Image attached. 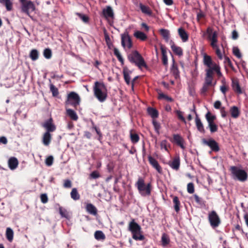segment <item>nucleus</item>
I'll list each match as a JSON object with an SVG mask.
<instances>
[{"instance_id":"nucleus-1","label":"nucleus","mask_w":248,"mask_h":248,"mask_svg":"<svg viewBox=\"0 0 248 248\" xmlns=\"http://www.w3.org/2000/svg\"><path fill=\"white\" fill-rule=\"evenodd\" d=\"M94 95L100 102H104L107 99L108 94L106 87L103 83L95 81L93 87Z\"/></svg>"},{"instance_id":"nucleus-2","label":"nucleus","mask_w":248,"mask_h":248,"mask_svg":"<svg viewBox=\"0 0 248 248\" xmlns=\"http://www.w3.org/2000/svg\"><path fill=\"white\" fill-rule=\"evenodd\" d=\"M127 59L131 63L135 64L140 69L147 67V64L142 56L137 50L132 51L127 56Z\"/></svg>"},{"instance_id":"nucleus-3","label":"nucleus","mask_w":248,"mask_h":248,"mask_svg":"<svg viewBox=\"0 0 248 248\" xmlns=\"http://www.w3.org/2000/svg\"><path fill=\"white\" fill-rule=\"evenodd\" d=\"M139 193L143 197L148 196L151 193V185L148 183L145 184L144 180L142 177H139L135 184Z\"/></svg>"},{"instance_id":"nucleus-4","label":"nucleus","mask_w":248,"mask_h":248,"mask_svg":"<svg viewBox=\"0 0 248 248\" xmlns=\"http://www.w3.org/2000/svg\"><path fill=\"white\" fill-rule=\"evenodd\" d=\"M128 230L132 233V238L135 240H143L144 236L141 234V227L134 219L130 222L128 226Z\"/></svg>"},{"instance_id":"nucleus-5","label":"nucleus","mask_w":248,"mask_h":248,"mask_svg":"<svg viewBox=\"0 0 248 248\" xmlns=\"http://www.w3.org/2000/svg\"><path fill=\"white\" fill-rule=\"evenodd\" d=\"M230 170L234 179H236L240 182H245L247 180L248 174L245 170L236 166H232Z\"/></svg>"},{"instance_id":"nucleus-6","label":"nucleus","mask_w":248,"mask_h":248,"mask_svg":"<svg viewBox=\"0 0 248 248\" xmlns=\"http://www.w3.org/2000/svg\"><path fill=\"white\" fill-rule=\"evenodd\" d=\"M208 221L212 228L215 229L218 227L221 224V220L215 211H212L208 214Z\"/></svg>"},{"instance_id":"nucleus-7","label":"nucleus","mask_w":248,"mask_h":248,"mask_svg":"<svg viewBox=\"0 0 248 248\" xmlns=\"http://www.w3.org/2000/svg\"><path fill=\"white\" fill-rule=\"evenodd\" d=\"M80 98L79 95L74 92H71L67 95V99L66 101V105H70L73 107H76L79 105Z\"/></svg>"},{"instance_id":"nucleus-8","label":"nucleus","mask_w":248,"mask_h":248,"mask_svg":"<svg viewBox=\"0 0 248 248\" xmlns=\"http://www.w3.org/2000/svg\"><path fill=\"white\" fill-rule=\"evenodd\" d=\"M171 142L182 149H185L186 142L184 138L179 134H174L171 138Z\"/></svg>"},{"instance_id":"nucleus-9","label":"nucleus","mask_w":248,"mask_h":248,"mask_svg":"<svg viewBox=\"0 0 248 248\" xmlns=\"http://www.w3.org/2000/svg\"><path fill=\"white\" fill-rule=\"evenodd\" d=\"M35 9L34 4L31 0L27 1L25 3L21 5L22 11L26 14L31 19L32 17L30 15L31 13L33 12Z\"/></svg>"},{"instance_id":"nucleus-10","label":"nucleus","mask_w":248,"mask_h":248,"mask_svg":"<svg viewBox=\"0 0 248 248\" xmlns=\"http://www.w3.org/2000/svg\"><path fill=\"white\" fill-rule=\"evenodd\" d=\"M202 143L208 146L213 152H217L220 150L218 143L214 139H210L207 140L205 139H202Z\"/></svg>"},{"instance_id":"nucleus-11","label":"nucleus","mask_w":248,"mask_h":248,"mask_svg":"<svg viewBox=\"0 0 248 248\" xmlns=\"http://www.w3.org/2000/svg\"><path fill=\"white\" fill-rule=\"evenodd\" d=\"M126 42L127 43V47L128 48H131L132 46V40L127 31L121 34V44L124 48L126 46Z\"/></svg>"},{"instance_id":"nucleus-12","label":"nucleus","mask_w":248,"mask_h":248,"mask_svg":"<svg viewBox=\"0 0 248 248\" xmlns=\"http://www.w3.org/2000/svg\"><path fill=\"white\" fill-rule=\"evenodd\" d=\"M42 126L46 130V132L48 133L54 132L56 129V126L53 123V120L51 118L46 120L42 124Z\"/></svg>"},{"instance_id":"nucleus-13","label":"nucleus","mask_w":248,"mask_h":248,"mask_svg":"<svg viewBox=\"0 0 248 248\" xmlns=\"http://www.w3.org/2000/svg\"><path fill=\"white\" fill-rule=\"evenodd\" d=\"M192 111H193L196 114L195 124H196V125L197 128V129L200 132H201L202 133H204L205 130L204 129L203 125L202 124V123L201 119L198 116V114L195 110V105H193V109L192 110Z\"/></svg>"},{"instance_id":"nucleus-14","label":"nucleus","mask_w":248,"mask_h":248,"mask_svg":"<svg viewBox=\"0 0 248 248\" xmlns=\"http://www.w3.org/2000/svg\"><path fill=\"white\" fill-rule=\"evenodd\" d=\"M102 14L106 19L108 18H113L114 17L113 9L110 6H107L105 8L103 9Z\"/></svg>"},{"instance_id":"nucleus-15","label":"nucleus","mask_w":248,"mask_h":248,"mask_svg":"<svg viewBox=\"0 0 248 248\" xmlns=\"http://www.w3.org/2000/svg\"><path fill=\"white\" fill-rule=\"evenodd\" d=\"M232 86L234 92L239 94L242 93L241 88L237 78H232Z\"/></svg>"},{"instance_id":"nucleus-16","label":"nucleus","mask_w":248,"mask_h":248,"mask_svg":"<svg viewBox=\"0 0 248 248\" xmlns=\"http://www.w3.org/2000/svg\"><path fill=\"white\" fill-rule=\"evenodd\" d=\"M171 50L174 54L177 56L179 58H181L183 56V48L180 46H176L174 43L171 44Z\"/></svg>"},{"instance_id":"nucleus-17","label":"nucleus","mask_w":248,"mask_h":248,"mask_svg":"<svg viewBox=\"0 0 248 248\" xmlns=\"http://www.w3.org/2000/svg\"><path fill=\"white\" fill-rule=\"evenodd\" d=\"M180 166V158L179 155H176L171 161V169L178 170Z\"/></svg>"},{"instance_id":"nucleus-18","label":"nucleus","mask_w":248,"mask_h":248,"mask_svg":"<svg viewBox=\"0 0 248 248\" xmlns=\"http://www.w3.org/2000/svg\"><path fill=\"white\" fill-rule=\"evenodd\" d=\"M148 160L150 164L155 168L158 172H160L161 171V168L159 166L158 162L152 156L149 155L148 156Z\"/></svg>"},{"instance_id":"nucleus-19","label":"nucleus","mask_w":248,"mask_h":248,"mask_svg":"<svg viewBox=\"0 0 248 248\" xmlns=\"http://www.w3.org/2000/svg\"><path fill=\"white\" fill-rule=\"evenodd\" d=\"M132 73V71L129 70L127 67L123 68V74L124 79L126 83L129 85L130 83V75Z\"/></svg>"},{"instance_id":"nucleus-20","label":"nucleus","mask_w":248,"mask_h":248,"mask_svg":"<svg viewBox=\"0 0 248 248\" xmlns=\"http://www.w3.org/2000/svg\"><path fill=\"white\" fill-rule=\"evenodd\" d=\"M18 165L17 159L15 157H11L8 160V166L10 170L16 169Z\"/></svg>"},{"instance_id":"nucleus-21","label":"nucleus","mask_w":248,"mask_h":248,"mask_svg":"<svg viewBox=\"0 0 248 248\" xmlns=\"http://www.w3.org/2000/svg\"><path fill=\"white\" fill-rule=\"evenodd\" d=\"M206 33L208 34V38L209 40H217V31H213L212 28L208 27L207 29Z\"/></svg>"},{"instance_id":"nucleus-22","label":"nucleus","mask_w":248,"mask_h":248,"mask_svg":"<svg viewBox=\"0 0 248 248\" xmlns=\"http://www.w3.org/2000/svg\"><path fill=\"white\" fill-rule=\"evenodd\" d=\"M51 140V135L48 132H46L43 136L42 142L43 144L46 146L49 145Z\"/></svg>"},{"instance_id":"nucleus-23","label":"nucleus","mask_w":248,"mask_h":248,"mask_svg":"<svg viewBox=\"0 0 248 248\" xmlns=\"http://www.w3.org/2000/svg\"><path fill=\"white\" fill-rule=\"evenodd\" d=\"M178 34L183 42H186L188 39V34L183 28L178 29Z\"/></svg>"},{"instance_id":"nucleus-24","label":"nucleus","mask_w":248,"mask_h":248,"mask_svg":"<svg viewBox=\"0 0 248 248\" xmlns=\"http://www.w3.org/2000/svg\"><path fill=\"white\" fill-rule=\"evenodd\" d=\"M160 49L162 54V62L164 65H167L168 64V57L167 55V48L166 47L162 45H160Z\"/></svg>"},{"instance_id":"nucleus-25","label":"nucleus","mask_w":248,"mask_h":248,"mask_svg":"<svg viewBox=\"0 0 248 248\" xmlns=\"http://www.w3.org/2000/svg\"><path fill=\"white\" fill-rule=\"evenodd\" d=\"M203 64L208 67H211L213 66L214 64L216 63L213 62L210 56L205 54L203 56Z\"/></svg>"},{"instance_id":"nucleus-26","label":"nucleus","mask_w":248,"mask_h":248,"mask_svg":"<svg viewBox=\"0 0 248 248\" xmlns=\"http://www.w3.org/2000/svg\"><path fill=\"white\" fill-rule=\"evenodd\" d=\"M230 112L231 116L233 118H237L240 114V111L236 106H232L230 108Z\"/></svg>"},{"instance_id":"nucleus-27","label":"nucleus","mask_w":248,"mask_h":248,"mask_svg":"<svg viewBox=\"0 0 248 248\" xmlns=\"http://www.w3.org/2000/svg\"><path fill=\"white\" fill-rule=\"evenodd\" d=\"M86 211L90 214L93 215H96L97 213V210L96 208L92 203H88L86 206Z\"/></svg>"},{"instance_id":"nucleus-28","label":"nucleus","mask_w":248,"mask_h":248,"mask_svg":"<svg viewBox=\"0 0 248 248\" xmlns=\"http://www.w3.org/2000/svg\"><path fill=\"white\" fill-rule=\"evenodd\" d=\"M148 114L153 118L155 119L158 117V112L157 110L152 107H148L147 109Z\"/></svg>"},{"instance_id":"nucleus-29","label":"nucleus","mask_w":248,"mask_h":248,"mask_svg":"<svg viewBox=\"0 0 248 248\" xmlns=\"http://www.w3.org/2000/svg\"><path fill=\"white\" fill-rule=\"evenodd\" d=\"M140 8L143 13L149 16H151L152 15V11L148 6L143 5L142 3H140Z\"/></svg>"},{"instance_id":"nucleus-30","label":"nucleus","mask_w":248,"mask_h":248,"mask_svg":"<svg viewBox=\"0 0 248 248\" xmlns=\"http://www.w3.org/2000/svg\"><path fill=\"white\" fill-rule=\"evenodd\" d=\"M67 114L69 117L74 121H77L78 119V116L76 112L72 109L69 108L66 110Z\"/></svg>"},{"instance_id":"nucleus-31","label":"nucleus","mask_w":248,"mask_h":248,"mask_svg":"<svg viewBox=\"0 0 248 248\" xmlns=\"http://www.w3.org/2000/svg\"><path fill=\"white\" fill-rule=\"evenodd\" d=\"M6 237L7 239L10 242L13 240L14 232L10 228H7L6 231Z\"/></svg>"},{"instance_id":"nucleus-32","label":"nucleus","mask_w":248,"mask_h":248,"mask_svg":"<svg viewBox=\"0 0 248 248\" xmlns=\"http://www.w3.org/2000/svg\"><path fill=\"white\" fill-rule=\"evenodd\" d=\"M134 35L138 39H140L142 41L145 40L147 37L146 35L143 32L140 31H136L135 32Z\"/></svg>"},{"instance_id":"nucleus-33","label":"nucleus","mask_w":248,"mask_h":248,"mask_svg":"<svg viewBox=\"0 0 248 248\" xmlns=\"http://www.w3.org/2000/svg\"><path fill=\"white\" fill-rule=\"evenodd\" d=\"M71 197L75 201L78 200L80 199V195L76 188H73L70 193Z\"/></svg>"},{"instance_id":"nucleus-34","label":"nucleus","mask_w":248,"mask_h":248,"mask_svg":"<svg viewBox=\"0 0 248 248\" xmlns=\"http://www.w3.org/2000/svg\"><path fill=\"white\" fill-rule=\"evenodd\" d=\"M160 33L164 39H165L166 42H168L170 34L169 31L168 30L161 29L160 30Z\"/></svg>"},{"instance_id":"nucleus-35","label":"nucleus","mask_w":248,"mask_h":248,"mask_svg":"<svg viewBox=\"0 0 248 248\" xmlns=\"http://www.w3.org/2000/svg\"><path fill=\"white\" fill-rule=\"evenodd\" d=\"M173 202L174 204L173 207L175 211L178 213L180 211V202L178 198L175 196L173 198Z\"/></svg>"},{"instance_id":"nucleus-36","label":"nucleus","mask_w":248,"mask_h":248,"mask_svg":"<svg viewBox=\"0 0 248 248\" xmlns=\"http://www.w3.org/2000/svg\"><path fill=\"white\" fill-rule=\"evenodd\" d=\"M94 237L97 240H103L106 236L101 231H96L94 233Z\"/></svg>"},{"instance_id":"nucleus-37","label":"nucleus","mask_w":248,"mask_h":248,"mask_svg":"<svg viewBox=\"0 0 248 248\" xmlns=\"http://www.w3.org/2000/svg\"><path fill=\"white\" fill-rule=\"evenodd\" d=\"M0 3L5 5L7 11H10L12 9V2L10 0H0Z\"/></svg>"},{"instance_id":"nucleus-38","label":"nucleus","mask_w":248,"mask_h":248,"mask_svg":"<svg viewBox=\"0 0 248 248\" xmlns=\"http://www.w3.org/2000/svg\"><path fill=\"white\" fill-rule=\"evenodd\" d=\"M205 118L208 124L214 123V121L216 119V116L212 115L210 112H208L206 113Z\"/></svg>"},{"instance_id":"nucleus-39","label":"nucleus","mask_w":248,"mask_h":248,"mask_svg":"<svg viewBox=\"0 0 248 248\" xmlns=\"http://www.w3.org/2000/svg\"><path fill=\"white\" fill-rule=\"evenodd\" d=\"M30 57L32 61H36L38 59L39 52L36 49H32L30 53Z\"/></svg>"},{"instance_id":"nucleus-40","label":"nucleus","mask_w":248,"mask_h":248,"mask_svg":"<svg viewBox=\"0 0 248 248\" xmlns=\"http://www.w3.org/2000/svg\"><path fill=\"white\" fill-rule=\"evenodd\" d=\"M114 54L116 56L118 60L119 61V62L121 63V64L123 65L124 63V60L121 54H120L119 50L116 48H114Z\"/></svg>"},{"instance_id":"nucleus-41","label":"nucleus","mask_w":248,"mask_h":248,"mask_svg":"<svg viewBox=\"0 0 248 248\" xmlns=\"http://www.w3.org/2000/svg\"><path fill=\"white\" fill-rule=\"evenodd\" d=\"M114 54L116 56L118 60L119 61V62L121 63V64L123 65L124 63V60L121 54H120L119 50L116 48H114Z\"/></svg>"},{"instance_id":"nucleus-42","label":"nucleus","mask_w":248,"mask_h":248,"mask_svg":"<svg viewBox=\"0 0 248 248\" xmlns=\"http://www.w3.org/2000/svg\"><path fill=\"white\" fill-rule=\"evenodd\" d=\"M114 54L116 56L118 60L119 61V62L121 63V64L123 65L124 63V60L121 54H120L119 50L116 48H114Z\"/></svg>"},{"instance_id":"nucleus-43","label":"nucleus","mask_w":248,"mask_h":248,"mask_svg":"<svg viewBox=\"0 0 248 248\" xmlns=\"http://www.w3.org/2000/svg\"><path fill=\"white\" fill-rule=\"evenodd\" d=\"M158 99L159 100H165L168 101H170V97L160 91H158Z\"/></svg>"},{"instance_id":"nucleus-44","label":"nucleus","mask_w":248,"mask_h":248,"mask_svg":"<svg viewBox=\"0 0 248 248\" xmlns=\"http://www.w3.org/2000/svg\"><path fill=\"white\" fill-rule=\"evenodd\" d=\"M131 140L132 143H137L140 140V138L139 135L136 133H132V131H130V133Z\"/></svg>"},{"instance_id":"nucleus-45","label":"nucleus","mask_w":248,"mask_h":248,"mask_svg":"<svg viewBox=\"0 0 248 248\" xmlns=\"http://www.w3.org/2000/svg\"><path fill=\"white\" fill-rule=\"evenodd\" d=\"M208 68L205 70V76L208 77L213 78L214 73L215 72L214 70L213 69L214 68V64L213 65L212 67Z\"/></svg>"},{"instance_id":"nucleus-46","label":"nucleus","mask_w":248,"mask_h":248,"mask_svg":"<svg viewBox=\"0 0 248 248\" xmlns=\"http://www.w3.org/2000/svg\"><path fill=\"white\" fill-rule=\"evenodd\" d=\"M50 90L53 96L56 97L58 95V89L52 84H50Z\"/></svg>"},{"instance_id":"nucleus-47","label":"nucleus","mask_w":248,"mask_h":248,"mask_svg":"<svg viewBox=\"0 0 248 248\" xmlns=\"http://www.w3.org/2000/svg\"><path fill=\"white\" fill-rule=\"evenodd\" d=\"M43 54L44 57L47 59L51 58L52 56V52L49 48H45L44 50Z\"/></svg>"},{"instance_id":"nucleus-48","label":"nucleus","mask_w":248,"mask_h":248,"mask_svg":"<svg viewBox=\"0 0 248 248\" xmlns=\"http://www.w3.org/2000/svg\"><path fill=\"white\" fill-rule=\"evenodd\" d=\"M178 118L182 122L186 123V119L183 116V112L180 110H176L175 111Z\"/></svg>"},{"instance_id":"nucleus-49","label":"nucleus","mask_w":248,"mask_h":248,"mask_svg":"<svg viewBox=\"0 0 248 248\" xmlns=\"http://www.w3.org/2000/svg\"><path fill=\"white\" fill-rule=\"evenodd\" d=\"M59 213L61 216L63 217L67 218L68 217V213L66 210L62 208V207H60L59 208Z\"/></svg>"},{"instance_id":"nucleus-50","label":"nucleus","mask_w":248,"mask_h":248,"mask_svg":"<svg viewBox=\"0 0 248 248\" xmlns=\"http://www.w3.org/2000/svg\"><path fill=\"white\" fill-rule=\"evenodd\" d=\"M215 71V72H216L217 74V76L218 78H220L222 77V74L220 71V67L219 65L217 64H214V68L213 69Z\"/></svg>"},{"instance_id":"nucleus-51","label":"nucleus","mask_w":248,"mask_h":248,"mask_svg":"<svg viewBox=\"0 0 248 248\" xmlns=\"http://www.w3.org/2000/svg\"><path fill=\"white\" fill-rule=\"evenodd\" d=\"M187 191L190 194H193L194 192V185L193 183H189L187 184Z\"/></svg>"},{"instance_id":"nucleus-52","label":"nucleus","mask_w":248,"mask_h":248,"mask_svg":"<svg viewBox=\"0 0 248 248\" xmlns=\"http://www.w3.org/2000/svg\"><path fill=\"white\" fill-rule=\"evenodd\" d=\"M232 52L233 55L238 58H241L242 57L241 53L237 47H234L233 48Z\"/></svg>"},{"instance_id":"nucleus-53","label":"nucleus","mask_w":248,"mask_h":248,"mask_svg":"<svg viewBox=\"0 0 248 248\" xmlns=\"http://www.w3.org/2000/svg\"><path fill=\"white\" fill-rule=\"evenodd\" d=\"M208 126L211 133H214L217 131V126L214 123L208 124Z\"/></svg>"},{"instance_id":"nucleus-54","label":"nucleus","mask_w":248,"mask_h":248,"mask_svg":"<svg viewBox=\"0 0 248 248\" xmlns=\"http://www.w3.org/2000/svg\"><path fill=\"white\" fill-rule=\"evenodd\" d=\"M161 240L162 245L163 246H165L168 244L170 241L169 238L167 236V235L165 233H163V235H162Z\"/></svg>"},{"instance_id":"nucleus-55","label":"nucleus","mask_w":248,"mask_h":248,"mask_svg":"<svg viewBox=\"0 0 248 248\" xmlns=\"http://www.w3.org/2000/svg\"><path fill=\"white\" fill-rule=\"evenodd\" d=\"M193 197L195 199V201L199 205H202L204 204V202L202 200V199L201 198H200L197 195L195 194L194 195Z\"/></svg>"},{"instance_id":"nucleus-56","label":"nucleus","mask_w":248,"mask_h":248,"mask_svg":"<svg viewBox=\"0 0 248 248\" xmlns=\"http://www.w3.org/2000/svg\"><path fill=\"white\" fill-rule=\"evenodd\" d=\"M160 147L162 150L164 149L165 151H167L168 152H169L168 148V142L167 140H162L160 143Z\"/></svg>"},{"instance_id":"nucleus-57","label":"nucleus","mask_w":248,"mask_h":248,"mask_svg":"<svg viewBox=\"0 0 248 248\" xmlns=\"http://www.w3.org/2000/svg\"><path fill=\"white\" fill-rule=\"evenodd\" d=\"M53 162V157L52 155H50L48 157H47L45 160L46 164L47 166H51L52 165Z\"/></svg>"},{"instance_id":"nucleus-58","label":"nucleus","mask_w":248,"mask_h":248,"mask_svg":"<svg viewBox=\"0 0 248 248\" xmlns=\"http://www.w3.org/2000/svg\"><path fill=\"white\" fill-rule=\"evenodd\" d=\"M78 16L80 17V18L84 22V23H88L89 22V17L83 14H78Z\"/></svg>"},{"instance_id":"nucleus-59","label":"nucleus","mask_w":248,"mask_h":248,"mask_svg":"<svg viewBox=\"0 0 248 248\" xmlns=\"http://www.w3.org/2000/svg\"><path fill=\"white\" fill-rule=\"evenodd\" d=\"M152 123L154 126L155 131L158 133V131L160 128L159 124L155 119H153Z\"/></svg>"},{"instance_id":"nucleus-60","label":"nucleus","mask_w":248,"mask_h":248,"mask_svg":"<svg viewBox=\"0 0 248 248\" xmlns=\"http://www.w3.org/2000/svg\"><path fill=\"white\" fill-rule=\"evenodd\" d=\"M213 80V78L208 77L205 76V81L204 83H205L206 85H209L210 86H212Z\"/></svg>"},{"instance_id":"nucleus-61","label":"nucleus","mask_w":248,"mask_h":248,"mask_svg":"<svg viewBox=\"0 0 248 248\" xmlns=\"http://www.w3.org/2000/svg\"><path fill=\"white\" fill-rule=\"evenodd\" d=\"M224 59H225V61H224V62L225 63H227L228 65V66L232 69H233V65H232V63L231 61V60L230 59V58L227 56H225L224 57Z\"/></svg>"},{"instance_id":"nucleus-62","label":"nucleus","mask_w":248,"mask_h":248,"mask_svg":"<svg viewBox=\"0 0 248 248\" xmlns=\"http://www.w3.org/2000/svg\"><path fill=\"white\" fill-rule=\"evenodd\" d=\"M93 129H94L96 134L98 135V140H100L102 138V134L100 129L98 128H97V126H94Z\"/></svg>"},{"instance_id":"nucleus-63","label":"nucleus","mask_w":248,"mask_h":248,"mask_svg":"<svg viewBox=\"0 0 248 248\" xmlns=\"http://www.w3.org/2000/svg\"><path fill=\"white\" fill-rule=\"evenodd\" d=\"M211 86L209 85H206L205 83H204L203 86L201 89V93L203 94L205 93L209 89V87Z\"/></svg>"},{"instance_id":"nucleus-64","label":"nucleus","mask_w":248,"mask_h":248,"mask_svg":"<svg viewBox=\"0 0 248 248\" xmlns=\"http://www.w3.org/2000/svg\"><path fill=\"white\" fill-rule=\"evenodd\" d=\"M41 201L42 203H46L48 201L47 196L46 194H42L41 195Z\"/></svg>"}]
</instances>
